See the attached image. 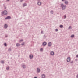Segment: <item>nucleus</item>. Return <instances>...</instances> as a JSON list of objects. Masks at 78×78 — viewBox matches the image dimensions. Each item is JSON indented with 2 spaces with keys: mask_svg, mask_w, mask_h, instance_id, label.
Segmentation results:
<instances>
[{
  "mask_svg": "<svg viewBox=\"0 0 78 78\" xmlns=\"http://www.w3.org/2000/svg\"><path fill=\"white\" fill-rule=\"evenodd\" d=\"M38 5H39V6H40V5H41V2H38V3H37Z\"/></svg>",
  "mask_w": 78,
  "mask_h": 78,
  "instance_id": "obj_8",
  "label": "nucleus"
},
{
  "mask_svg": "<svg viewBox=\"0 0 78 78\" xmlns=\"http://www.w3.org/2000/svg\"><path fill=\"white\" fill-rule=\"evenodd\" d=\"M22 45H24V43H23L21 44Z\"/></svg>",
  "mask_w": 78,
  "mask_h": 78,
  "instance_id": "obj_27",
  "label": "nucleus"
},
{
  "mask_svg": "<svg viewBox=\"0 0 78 78\" xmlns=\"http://www.w3.org/2000/svg\"><path fill=\"white\" fill-rule=\"evenodd\" d=\"M5 9H6V7H5Z\"/></svg>",
  "mask_w": 78,
  "mask_h": 78,
  "instance_id": "obj_35",
  "label": "nucleus"
},
{
  "mask_svg": "<svg viewBox=\"0 0 78 78\" xmlns=\"http://www.w3.org/2000/svg\"><path fill=\"white\" fill-rule=\"evenodd\" d=\"M67 62H69L70 61V57H68L67 59Z\"/></svg>",
  "mask_w": 78,
  "mask_h": 78,
  "instance_id": "obj_3",
  "label": "nucleus"
},
{
  "mask_svg": "<svg viewBox=\"0 0 78 78\" xmlns=\"http://www.w3.org/2000/svg\"><path fill=\"white\" fill-rule=\"evenodd\" d=\"M34 78H37V77H34Z\"/></svg>",
  "mask_w": 78,
  "mask_h": 78,
  "instance_id": "obj_33",
  "label": "nucleus"
},
{
  "mask_svg": "<svg viewBox=\"0 0 78 78\" xmlns=\"http://www.w3.org/2000/svg\"><path fill=\"white\" fill-rule=\"evenodd\" d=\"M4 27L5 28H7V27H8V25H6V24H5V26H4Z\"/></svg>",
  "mask_w": 78,
  "mask_h": 78,
  "instance_id": "obj_10",
  "label": "nucleus"
},
{
  "mask_svg": "<svg viewBox=\"0 0 78 78\" xmlns=\"http://www.w3.org/2000/svg\"><path fill=\"white\" fill-rule=\"evenodd\" d=\"M8 50L9 51H11V48H9Z\"/></svg>",
  "mask_w": 78,
  "mask_h": 78,
  "instance_id": "obj_25",
  "label": "nucleus"
},
{
  "mask_svg": "<svg viewBox=\"0 0 78 78\" xmlns=\"http://www.w3.org/2000/svg\"><path fill=\"white\" fill-rule=\"evenodd\" d=\"M37 72H40V69H39L38 68H37Z\"/></svg>",
  "mask_w": 78,
  "mask_h": 78,
  "instance_id": "obj_14",
  "label": "nucleus"
},
{
  "mask_svg": "<svg viewBox=\"0 0 78 78\" xmlns=\"http://www.w3.org/2000/svg\"><path fill=\"white\" fill-rule=\"evenodd\" d=\"M11 19V17L8 16L5 18V19Z\"/></svg>",
  "mask_w": 78,
  "mask_h": 78,
  "instance_id": "obj_6",
  "label": "nucleus"
},
{
  "mask_svg": "<svg viewBox=\"0 0 78 78\" xmlns=\"http://www.w3.org/2000/svg\"><path fill=\"white\" fill-rule=\"evenodd\" d=\"M16 45L17 47H19V46H20V44H19L17 43Z\"/></svg>",
  "mask_w": 78,
  "mask_h": 78,
  "instance_id": "obj_11",
  "label": "nucleus"
},
{
  "mask_svg": "<svg viewBox=\"0 0 78 78\" xmlns=\"http://www.w3.org/2000/svg\"><path fill=\"white\" fill-rule=\"evenodd\" d=\"M23 67L24 68H25V66L24 65H23Z\"/></svg>",
  "mask_w": 78,
  "mask_h": 78,
  "instance_id": "obj_21",
  "label": "nucleus"
},
{
  "mask_svg": "<svg viewBox=\"0 0 78 78\" xmlns=\"http://www.w3.org/2000/svg\"><path fill=\"white\" fill-rule=\"evenodd\" d=\"M41 33H42V31H41Z\"/></svg>",
  "mask_w": 78,
  "mask_h": 78,
  "instance_id": "obj_37",
  "label": "nucleus"
},
{
  "mask_svg": "<svg viewBox=\"0 0 78 78\" xmlns=\"http://www.w3.org/2000/svg\"><path fill=\"white\" fill-rule=\"evenodd\" d=\"M64 17H65V18H66V16L65 15V16H64Z\"/></svg>",
  "mask_w": 78,
  "mask_h": 78,
  "instance_id": "obj_29",
  "label": "nucleus"
},
{
  "mask_svg": "<svg viewBox=\"0 0 78 78\" xmlns=\"http://www.w3.org/2000/svg\"><path fill=\"white\" fill-rule=\"evenodd\" d=\"M51 55H54V52L53 51L51 52L50 53Z\"/></svg>",
  "mask_w": 78,
  "mask_h": 78,
  "instance_id": "obj_9",
  "label": "nucleus"
},
{
  "mask_svg": "<svg viewBox=\"0 0 78 78\" xmlns=\"http://www.w3.org/2000/svg\"><path fill=\"white\" fill-rule=\"evenodd\" d=\"M33 55H30V58H33Z\"/></svg>",
  "mask_w": 78,
  "mask_h": 78,
  "instance_id": "obj_12",
  "label": "nucleus"
},
{
  "mask_svg": "<svg viewBox=\"0 0 78 78\" xmlns=\"http://www.w3.org/2000/svg\"><path fill=\"white\" fill-rule=\"evenodd\" d=\"M48 46H49V47H50V46H51V42H49L48 43Z\"/></svg>",
  "mask_w": 78,
  "mask_h": 78,
  "instance_id": "obj_4",
  "label": "nucleus"
},
{
  "mask_svg": "<svg viewBox=\"0 0 78 78\" xmlns=\"http://www.w3.org/2000/svg\"><path fill=\"white\" fill-rule=\"evenodd\" d=\"M9 0H7V1H9Z\"/></svg>",
  "mask_w": 78,
  "mask_h": 78,
  "instance_id": "obj_34",
  "label": "nucleus"
},
{
  "mask_svg": "<svg viewBox=\"0 0 78 78\" xmlns=\"http://www.w3.org/2000/svg\"><path fill=\"white\" fill-rule=\"evenodd\" d=\"M65 4L67 5V4H68V2L67 1H65Z\"/></svg>",
  "mask_w": 78,
  "mask_h": 78,
  "instance_id": "obj_13",
  "label": "nucleus"
},
{
  "mask_svg": "<svg viewBox=\"0 0 78 78\" xmlns=\"http://www.w3.org/2000/svg\"><path fill=\"white\" fill-rule=\"evenodd\" d=\"M74 37V35H71V37Z\"/></svg>",
  "mask_w": 78,
  "mask_h": 78,
  "instance_id": "obj_19",
  "label": "nucleus"
},
{
  "mask_svg": "<svg viewBox=\"0 0 78 78\" xmlns=\"http://www.w3.org/2000/svg\"><path fill=\"white\" fill-rule=\"evenodd\" d=\"M72 28V27H71V26H70L69 27V29H70Z\"/></svg>",
  "mask_w": 78,
  "mask_h": 78,
  "instance_id": "obj_24",
  "label": "nucleus"
},
{
  "mask_svg": "<svg viewBox=\"0 0 78 78\" xmlns=\"http://www.w3.org/2000/svg\"><path fill=\"white\" fill-rule=\"evenodd\" d=\"M60 28H63V26L62 25H60Z\"/></svg>",
  "mask_w": 78,
  "mask_h": 78,
  "instance_id": "obj_15",
  "label": "nucleus"
},
{
  "mask_svg": "<svg viewBox=\"0 0 78 78\" xmlns=\"http://www.w3.org/2000/svg\"><path fill=\"white\" fill-rule=\"evenodd\" d=\"M76 57L78 58V55H76Z\"/></svg>",
  "mask_w": 78,
  "mask_h": 78,
  "instance_id": "obj_30",
  "label": "nucleus"
},
{
  "mask_svg": "<svg viewBox=\"0 0 78 78\" xmlns=\"http://www.w3.org/2000/svg\"><path fill=\"white\" fill-rule=\"evenodd\" d=\"M9 67H8L6 68V69L7 70H9Z\"/></svg>",
  "mask_w": 78,
  "mask_h": 78,
  "instance_id": "obj_16",
  "label": "nucleus"
},
{
  "mask_svg": "<svg viewBox=\"0 0 78 78\" xmlns=\"http://www.w3.org/2000/svg\"><path fill=\"white\" fill-rule=\"evenodd\" d=\"M2 14H4L5 15H6L8 14V12L7 11L5 10L4 12H2Z\"/></svg>",
  "mask_w": 78,
  "mask_h": 78,
  "instance_id": "obj_2",
  "label": "nucleus"
},
{
  "mask_svg": "<svg viewBox=\"0 0 78 78\" xmlns=\"http://www.w3.org/2000/svg\"><path fill=\"white\" fill-rule=\"evenodd\" d=\"M45 76L44 74H43L42 76V78H45Z\"/></svg>",
  "mask_w": 78,
  "mask_h": 78,
  "instance_id": "obj_7",
  "label": "nucleus"
},
{
  "mask_svg": "<svg viewBox=\"0 0 78 78\" xmlns=\"http://www.w3.org/2000/svg\"><path fill=\"white\" fill-rule=\"evenodd\" d=\"M55 31H58V29H56L55 30Z\"/></svg>",
  "mask_w": 78,
  "mask_h": 78,
  "instance_id": "obj_28",
  "label": "nucleus"
},
{
  "mask_svg": "<svg viewBox=\"0 0 78 78\" xmlns=\"http://www.w3.org/2000/svg\"><path fill=\"white\" fill-rule=\"evenodd\" d=\"M51 14H53V11H51Z\"/></svg>",
  "mask_w": 78,
  "mask_h": 78,
  "instance_id": "obj_20",
  "label": "nucleus"
},
{
  "mask_svg": "<svg viewBox=\"0 0 78 78\" xmlns=\"http://www.w3.org/2000/svg\"><path fill=\"white\" fill-rule=\"evenodd\" d=\"M22 41H23V40H21L20 41V42H22Z\"/></svg>",
  "mask_w": 78,
  "mask_h": 78,
  "instance_id": "obj_22",
  "label": "nucleus"
},
{
  "mask_svg": "<svg viewBox=\"0 0 78 78\" xmlns=\"http://www.w3.org/2000/svg\"><path fill=\"white\" fill-rule=\"evenodd\" d=\"M40 50H41V51H42V50H43V49H42V48H41L40 49Z\"/></svg>",
  "mask_w": 78,
  "mask_h": 78,
  "instance_id": "obj_26",
  "label": "nucleus"
},
{
  "mask_svg": "<svg viewBox=\"0 0 78 78\" xmlns=\"http://www.w3.org/2000/svg\"><path fill=\"white\" fill-rule=\"evenodd\" d=\"M4 45L5 46H6V43H4Z\"/></svg>",
  "mask_w": 78,
  "mask_h": 78,
  "instance_id": "obj_23",
  "label": "nucleus"
},
{
  "mask_svg": "<svg viewBox=\"0 0 78 78\" xmlns=\"http://www.w3.org/2000/svg\"><path fill=\"white\" fill-rule=\"evenodd\" d=\"M1 63H2V64L3 63H4V61H1Z\"/></svg>",
  "mask_w": 78,
  "mask_h": 78,
  "instance_id": "obj_18",
  "label": "nucleus"
},
{
  "mask_svg": "<svg viewBox=\"0 0 78 78\" xmlns=\"http://www.w3.org/2000/svg\"><path fill=\"white\" fill-rule=\"evenodd\" d=\"M64 0H62V1H64Z\"/></svg>",
  "mask_w": 78,
  "mask_h": 78,
  "instance_id": "obj_36",
  "label": "nucleus"
},
{
  "mask_svg": "<svg viewBox=\"0 0 78 78\" xmlns=\"http://www.w3.org/2000/svg\"><path fill=\"white\" fill-rule=\"evenodd\" d=\"M77 78H78V74L77 76Z\"/></svg>",
  "mask_w": 78,
  "mask_h": 78,
  "instance_id": "obj_31",
  "label": "nucleus"
},
{
  "mask_svg": "<svg viewBox=\"0 0 78 78\" xmlns=\"http://www.w3.org/2000/svg\"><path fill=\"white\" fill-rule=\"evenodd\" d=\"M61 6L62 7V9L64 10L66 9V6H64V5H63V4H61Z\"/></svg>",
  "mask_w": 78,
  "mask_h": 78,
  "instance_id": "obj_1",
  "label": "nucleus"
},
{
  "mask_svg": "<svg viewBox=\"0 0 78 78\" xmlns=\"http://www.w3.org/2000/svg\"><path fill=\"white\" fill-rule=\"evenodd\" d=\"M43 45L44 46L46 45H47V43L45 42H44L43 44Z\"/></svg>",
  "mask_w": 78,
  "mask_h": 78,
  "instance_id": "obj_5",
  "label": "nucleus"
},
{
  "mask_svg": "<svg viewBox=\"0 0 78 78\" xmlns=\"http://www.w3.org/2000/svg\"><path fill=\"white\" fill-rule=\"evenodd\" d=\"M24 6H27V4H24L23 5V7H24Z\"/></svg>",
  "mask_w": 78,
  "mask_h": 78,
  "instance_id": "obj_17",
  "label": "nucleus"
},
{
  "mask_svg": "<svg viewBox=\"0 0 78 78\" xmlns=\"http://www.w3.org/2000/svg\"><path fill=\"white\" fill-rule=\"evenodd\" d=\"M22 1H23V0H21V2H22Z\"/></svg>",
  "mask_w": 78,
  "mask_h": 78,
  "instance_id": "obj_32",
  "label": "nucleus"
}]
</instances>
